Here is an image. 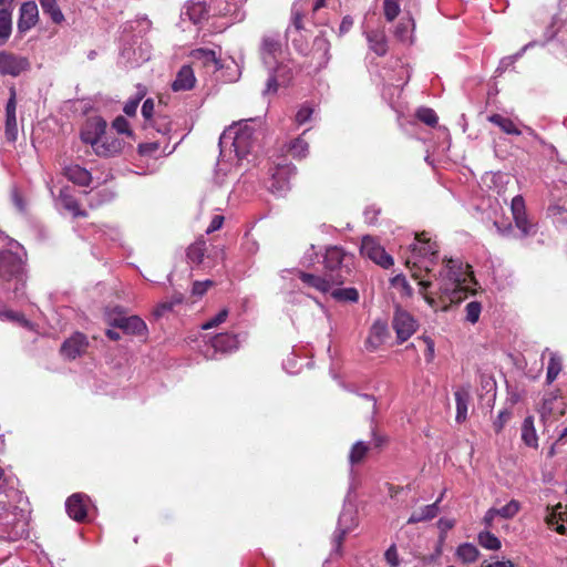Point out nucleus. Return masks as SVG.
I'll use <instances>...</instances> for the list:
<instances>
[{"mask_svg": "<svg viewBox=\"0 0 567 567\" xmlns=\"http://www.w3.org/2000/svg\"><path fill=\"white\" fill-rule=\"evenodd\" d=\"M436 280L441 301L450 303L462 302L467 296L470 285L475 282L471 266L454 259L446 260L445 269Z\"/></svg>", "mask_w": 567, "mask_h": 567, "instance_id": "obj_1", "label": "nucleus"}, {"mask_svg": "<svg viewBox=\"0 0 567 567\" xmlns=\"http://www.w3.org/2000/svg\"><path fill=\"white\" fill-rule=\"evenodd\" d=\"M19 243L11 240L8 248L0 250V277L6 281H16L14 293L23 295L25 286V261Z\"/></svg>", "mask_w": 567, "mask_h": 567, "instance_id": "obj_2", "label": "nucleus"}, {"mask_svg": "<svg viewBox=\"0 0 567 567\" xmlns=\"http://www.w3.org/2000/svg\"><path fill=\"white\" fill-rule=\"evenodd\" d=\"M354 257L338 246H331L326 249L323 256V272L333 284L341 286L352 275Z\"/></svg>", "mask_w": 567, "mask_h": 567, "instance_id": "obj_3", "label": "nucleus"}, {"mask_svg": "<svg viewBox=\"0 0 567 567\" xmlns=\"http://www.w3.org/2000/svg\"><path fill=\"white\" fill-rule=\"evenodd\" d=\"M249 122L252 120L234 124L223 132L219 137L220 153L225 152L227 145L234 148L238 158H244L252 151L257 138Z\"/></svg>", "mask_w": 567, "mask_h": 567, "instance_id": "obj_4", "label": "nucleus"}, {"mask_svg": "<svg viewBox=\"0 0 567 567\" xmlns=\"http://www.w3.org/2000/svg\"><path fill=\"white\" fill-rule=\"evenodd\" d=\"M566 412V403L563 396L555 392L546 393L538 408V413L545 425L557 421Z\"/></svg>", "mask_w": 567, "mask_h": 567, "instance_id": "obj_5", "label": "nucleus"}, {"mask_svg": "<svg viewBox=\"0 0 567 567\" xmlns=\"http://www.w3.org/2000/svg\"><path fill=\"white\" fill-rule=\"evenodd\" d=\"M259 55L265 66L277 63L282 55V42L278 32H268L261 37Z\"/></svg>", "mask_w": 567, "mask_h": 567, "instance_id": "obj_6", "label": "nucleus"}, {"mask_svg": "<svg viewBox=\"0 0 567 567\" xmlns=\"http://www.w3.org/2000/svg\"><path fill=\"white\" fill-rule=\"evenodd\" d=\"M266 68L268 69V80L266 89L262 91L265 95L276 93L280 85H287L292 79L291 66L280 59L277 60V63Z\"/></svg>", "mask_w": 567, "mask_h": 567, "instance_id": "obj_7", "label": "nucleus"}, {"mask_svg": "<svg viewBox=\"0 0 567 567\" xmlns=\"http://www.w3.org/2000/svg\"><path fill=\"white\" fill-rule=\"evenodd\" d=\"M360 252L382 268L386 269L393 265V258L371 236H364L362 238Z\"/></svg>", "mask_w": 567, "mask_h": 567, "instance_id": "obj_8", "label": "nucleus"}, {"mask_svg": "<svg viewBox=\"0 0 567 567\" xmlns=\"http://www.w3.org/2000/svg\"><path fill=\"white\" fill-rule=\"evenodd\" d=\"M296 174L297 167L295 165H278L272 173L269 190L277 196H284L290 189V179Z\"/></svg>", "mask_w": 567, "mask_h": 567, "instance_id": "obj_9", "label": "nucleus"}, {"mask_svg": "<svg viewBox=\"0 0 567 567\" xmlns=\"http://www.w3.org/2000/svg\"><path fill=\"white\" fill-rule=\"evenodd\" d=\"M30 69L28 58L11 52H0V73L2 75L19 76Z\"/></svg>", "mask_w": 567, "mask_h": 567, "instance_id": "obj_10", "label": "nucleus"}, {"mask_svg": "<svg viewBox=\"0 0 567 567\" xmlns=\"http://www.w3.org/2000/svg\"><path fill=\"white\" fill-rule=\"evenodd\" d=\"M17 92L12 86L10 87V97L6 105V130L4 134L9 142H16L18 138V124H17Z\"/></svg>", "mask_w": 567, "mask_h": 567, "instance_id": "obj_11", "label": "nucleus"}, {"mask_svg": "<svg viewBox=\"0 0 567 567\" xmlns=\"http://www.w3.org/2000/svg\"><path fill=\"white\" fill-rule=\"evenodd\" d=\"M106 126L107 124L102 117L90 118L81 133V140L94 148L104 137Z\"/></svg>", "mask_w": 567, "mask_h": 567, "instance_id": "obj_12", "label": "nucleus"}, {"mask_svg": "<svg viewBox=\"0 0 567 567\" xmlns=\"http://www.w3.org/2000/svg\"><path fill=\"white\" fill-rule=\"evenodd\" d=\"M392 327L396 332L398 339L403 342L413 334L416 324L410 313L398 309L392 320Z\"/></svg>", "mask_w": 567, "mask_h": 567, "instance_id": "obj_13", "label": "nucleus"}, {"mask_svg": "<svg viewBox=\"0 0 567 567\" xmlns=\"http://www.w3.org/2000/svg\"><path fill=\"white\" fill-rule=\"evenodd\" d=\"M39 19L38 6L34 1L23 2L20 7V14L18 19V32L23 35L31 28H33Z\"/></svg>", "mask_w": 567, "mask_h": 567, "instance_id": "obj_14", "label": "nucleus"}, {"mask_svg": "<svg viewBox=\"0 0 567 567\" xmlns=\"http://www.w3.org/2000/svg\"><path fill=\"white\" fill-rule=\"evenodd\" d=\"M89 347L86 337L81 332H75L66 339L61 346V353L68 359H75L82 355Z\"/></svg>", "mask_w": 567, "mask_h": 567, "instance_id": "obj_15", "label": "nucleus"}, {"mask_svg": "<svg viewBox=\"0 0 567 567\" xmlns=\"http://www.w3.org/2000/svg\"><path fill=\"white\" fill-rule=\"evenodd\" d=\"M112 324L128 334L137 337H146L147 334L146 323L137 316L115 318Z\"/></svg>", "mask_w": 567, "mask_h": 567, "instance_id": "obj_16", "label": "nucleus"}, {"mask_svg": "<svg viewBox=\"0 0 567 567\" xmlns=\"http://www.w3.org/2000/svg\"><path fill=\"white\" fill-rule=\"evenodd\" d=\"M189 56L192 58L193 63L212 69L213 72L218 71L223 66L216 51L212 49H194L189 52Z\"/></svg>", "mask_w": 567, "mask_h": 567, "instance_id": "obj_17", "label": "nucleus"}, {"mask_svg": "<svg viewBox=\"0 0 567 567\" xmlns=\"http://www.w3.org/2000/svg\"><path fill=\"white\" fill-rule=\"evenodd\" d=\"M330 42L326 37V33L321 31L312 42V48L309 51L312 58L317 60L318 68H324L330 61Z\"/></svg>", "mask_w": 567, "mask_h": 567, "instance_id": "obj_18", "label": "nucleus"}, {"mask_svg": "<svg viewBox=\"0 0 567 567\" xmlns=\"http://www.w3.org/2000/svg\"><path fill=\"white\" fill-rule=\"evenodd\" d=\"M86 495L82 493H75L71 495L65 502V508L68 515L76 520L83 522L87 515Z\"/></svg>", "mask_w": 567, "mask_h": 567, "instance_id": "obj_19", "label": "nucleus"}, {"mask_svg": "<svg viewBox=\"0 0 567 567\" xmlns=\"http://www.w3.org/2000/svg\"><path fill=\"white\" fill-rule=\"evenodd\" d=\"M297 275L307 287L313 288L319 292L327 293L333 287V284L324 274L322 276H319L298 270Z\"/></svg>", "mask_w": 567, "mask_h": 567, "instance_id": "obj_20", "label": "nucleus"}, {"mask_svg": "<svg viewBox=\"0 0 567 567\" xmlns=\"http://www.w3.org/2000/svg\"><path fill=\"white\" fill-rule=\"evenodd\" d=\"M545 520L547 525L557 533L565 534L567 532V526L565 525V522H567V512L564 511L561 504L551 508L548 507Z\"/></svg>", "mask_w": 567, "mask_h": 567, "instance_id": "obj_21", "label": "nucleus"}, {"mask_svg": "<svg viewBox=\"0 0 567 567\" xmlns=\"http://www.w3.org/2000/svg\"><path fill=\"white\" fill-rule=\"evenodd\" d=\"M59 203L61 206L68 210L73 217H86V212L81 209L80 204L75 196L72 194V190L70 187H63L60 190Z\"/></svg>", "mask_w": 567, "mask_h": 567, "instance_id": "obj_22", "label": "nucleus"}, {"mask_svg": "<svg viewBox=\"0 0 567 567\" xmlns=\"http://www.w3.org/2000/svg\"><path fill=\"white\" fill-rule=\"evenodd\" d=\"M64 176L79 186H89L92 181L91 173L78 164H71L63 168Z\"/></svg>", "mask_w": 567, "mask_h": 567, "instance_id": "obj_23", "label": "nucleus"}, {"mask_svg": "<svg viewBox=\"0 0 567 567\" xmlns=\"http://www.w3.org/2000/svg\"><path fill=\"white\" fill-rule=\"evenodd\" d=\"M195 82L196 78L193 69L189 65H183L172 83V89L175 92L187 91L194 87Z\"/></svg>", "mask_w": 567, "mask_h": 567, "instance_id": "obj_24", "label": "nucleus"}, {"mask_svg": "<svg viewBox=\"0 0 567 567\" xmlns=\"http://www.w3.org/2000/svg\"><path fill=\"white\" fill-rule=\"evenodd\" d=\"M520 439L526 446L535 450L538 449V435L534 416L528 415L524 419L520 427Z\"/></svg>", "mask_w": 567, "mask_h": 567, "instance_id": "obj_25", "label": "nucleus"}, {"mask_svg": "<svg viewBox=\"0 0 567 567\" xmlns=\"http://www.w3.org/2000/svg\"><path fill=\"white\" fill-rule=\"evenodd\" d=\"M416 243L412 245V251L420 257H435L439 248L435 243H432L425 234L415 237Z\"/></svg>", "mask_w": 567, "mask_h": 567, "instance_id": "obj_26", "label": "nucleus"}, {"mask_svg": "<svg viewBox=\"0 0 567 567\" xmlns=\"http://www.w3.org/2000/svg\"><path fill=\"white\" fill-rule=\"evenodd\" d=\"M367 40L369 43V48L377 55L383 56L388 52V39L383 31L381 30H372L367 32Z\"/></svg>", "mask_w": 567, "mask_h": 567, "instance_id": "obj_27", "label": "nucleus"}, {"mask_svg": "<svg viewBox=\"0 0 567 567\" xmlns=\"http://www.w3.org/2000/svg\"><path fill=\"white\" fill-rule=\"evenodd\" d=\"M123 148V141L117 137H103L101 142L94 147V152L99 156H114L121 153Z\"/></svg>", "mask_w": 567, "mask_h": 567, "instance_id": "obj_28", "label": "nucleus"}, {"mask_svg": "<svg viewBox=\"0 0 567 567\" xmlns=\"http://www.w3.org/2000/svg\"><path fill=\"white\" fill-rule=\"evenodd\" d=\"M441 498H437L433 504L421 507L419 511L412 513L408 519V524H416L424 520L434 518L439 513V504Z\"/></svg>", "mask_w": 567, "mask_h": 567, "instance_id": "obj_29", "label": "nucleus"}, {"mask_svg": "<svg viewBox=\"0 0 567 567\" xmlns=\"http://www.w3.org/2000/svg\"><path fill=\"white\" fill-rule=\"evenodd\" d=\"M456 402V416L455 420L458 423H463L467 417V408L471 399L468 390L462 388L454 393Z\"/></svg>", "mask_w": 567, "mask_h": 567, "instance_id": "obj_30", "label": "nucleus"}, {"mask_svg": "<svg viewBox=\"0 0 567 567\" xmlns=\"http://www.w3.org/2000/svg\"><path fill=\"white\" fill-rule=\"evenodd\" d=\"M207 8L206 4L202 1H190L186 4L185 14L193 23H200L203 20L207 18Z\"/></svg>", "mask_w": 567, "mask_h": 567, "instance_id": "obj_31", "label": "nucleus"}, {"mask_svg": "<svg viewBox=\"0 0 567 567\" xmlns=\"http://www.w3.org/2000/svg\"><path fill=\"white\" fill-rule=\"evenodd\" d=\"M212 346L216 351L228 352L237 349L238 340L229 333H219L212 340Z\"/></svg>", "mask_w": 567, "mask_h": 567, "instance_id": "obj_32", "label": "nucleus"}, {"mask_svg": "<svg viewBox=\"0 0 567 567\" xmlns=\"http://www.w3.org/2000/svg\"><path fill=\"white\" fill-rule=\"evenodd\" d=\"M487 120L494 125L498 126L505 134L509 135H520L522 131L518 126L509 118L505 117L501 114H492L487 117Z\"/></svg>", "mask_w": 567, "mask_h": 567, "instance_id": "obj_33", "label": "nucleus"}, {"mask_svg": "<svg viewBox=\"0 0 567 567\" xmlns=\"http://www.w3.org/2000/svg\"><path fill=\"white\" fill-rule=\"evenodd\" d=\"M41 9L53 23L61 24L64 21V14L62 13L56 0H39Z\"/></svg>", "mask_w": 567, "mask_h": 567, "instance_id": "obj_34", "label": "nucleus"}, {"mask_svg": "<svg viewBox=\"0 0 567 567\" xmlns=\"http://www.w3.org/2000/svg\"><path fill=\"white\" fill-rule=\"evenodd\" d=\"M206 250H207V245H206L205 239L203 237L198 238L195 243H193L187 248L186 256H187L188 261L192 264L199 265L204 259Z\"/></svg>", "mask_w": 567, "mask_h": 567, "instance_id": "obj_35", "label": "nucleus"}, {"mask_svg": "<svg viewBox=\"0 0 567 567\" xmlns=\"http://www.w3.org/2000/svg\"><path fill=\"white\" fill-rule=\"evenodd\" d=\"M184 300V297L179 292H175L169 299L162 301L156 306L153 311V316L158 319L165 316L167 312L174 310L175 306L181 305Z\"/></svg>", "mask_w": 567, "mask_h": 567, "instance_id": "obj_36", "label": "nucleus"}, {"mask_svg": "<svg viewBox=\"0 0 567 567\" xmlns=\"http://www.w3.org/2000/svg\"><path fill=\"white\" fill-rule=\"evenodd\" d=\"M12 33V13L8 9H0V45L9 40Z\"/></svg>", "mask_w": 567, "mask_h": 567, "instance_id": "obj_37", "label": "nucleus"}, {"mask_svg": "<svg viewBox=\"0 0 567 567\" xmlns=\"http://www.w3.org/2000/svg\"><path fill=\"white\" fill-rule=\"evenodd\" d=\"M515 221V226L520 231L522 237L534 236L537 233V227L534 221H532L527 214L520 215L519 217H513Z\"/></svg>", "mask_w": 567, "mask_h": 567, "instance_id": "obj_38", "label": "nucleus"}, {"mask_svg": "<svg viewBox=\"0 0 567 567\" xmlns=\"http://www.w3.org/2000/svg\"><path fill=\"white\" fill-rule=\"evenodd\" d=\"M288 152L293 158H305L309 152V144L301 136L296 137L290 142Z\"/></svg>", "mask_w": 567, "mask_h": 567, "instance_id": "obj_39", "label": "nucleus"}, {"mask_svg": "<svg viewBox=\"0 0 567 567\" xmlns=\"http://www.w3.org/2000/svg\"><path fill=\"white\" fill-rule=\"evenodd\" d=\"M457 557L464 563H473L478 557V549L468 543L462 544L457 548Z\"/></svg>", "mask_w": 567, "mask_h": 567, "instance_id": "obj_40", "label": "nucleus"}, {"mask_svg": "<svg viewBox=\"0 0 567 567\" xmlns=\"http://www.w3.org/2000/svg\"><path fill=\"white\" fill-rule=\"evenodd\" d=\"M414 29V21L409 18L406 21H400V23L396 25L394 35L398 40L405 42L411 39V32Z\"/></svg>", "mask_w": 567, "mask_h": 567, "instance_id": "obj_41", "label": "nucleus"}, {"mask_svg": "<svg viewBox=\"0 0 567 567\" xmlns=\"http://www.w3.org/2000/svg\"><path fill=\"white\" fill-rule=\"evenodd\" d=\"M368 451L369 446L364 442L358 441L354 443L349 455L351 465L360 463L365 457Z\"/></svg>", "mask_w": 567, "mask_h": 567, "instance_id": "obj_42", "label": "nucleus"}, {"mask_svg": "<svg viewBox=\"0 0 567 567\" xmlns=\"http://www.w3.org/2000/svg\"><path fill=\"white\" fill-rule=\"evenodd\" d=\"M478 543L486 549L497 550L501 548V540L491 532L485 530L478 534Z\"/></svg>", "mask_w": 567, "mask_h": 567, "instance_id": "obj_43", "label": "nucleus"}, {"mask_svg": "<svg viewBox=\"0 0 567 567\" xmlns=\"http://www.w3.org/2000/svg\"><path fill=\"white\" fill-rule=\"evenodd\" d=\"M331 296L339 301L357 302L359 300V292L355 288H341L331 292Z\"/></svg>", "mask_w": 567, "mask_h": 567, "instance_id": "obj_44", "label": "nucleus"}, {"mask_svg": "<svg viewBox=\"0 0 567 567\" xmlns=\"http://www.w3.org/2000/svg\"><path fill=\"white\" fill-rule=\"evenodd\" d=\"M145 94L146 89L144 86L138 85L136 96L125 103L123 109L124 113L128 116H134L136 114L137 106L141 100L145 96Z\"/></svg>", "mask_w": 567, "mask_h": 567, "instance_id": "obj_45", "label": "nucleus"}, {"mask_svg": "<svg viewBox=\"0 0 567 567\" xmlns=\"http://www.w3.org/2000/svg\"><path fill=\"white\" fill-rule=\"evenodd\" d=\"M357 526L355 515L351 508H344L338 519V527L346 528L347 530H352Z\"/></svg>", "mask_w": 567, "mask_h": 567, "instance_id": "obj_46", "label": "nucleus"}, {"mask_svg": "<svg viewBox=\"0 0 567 567\" xmlns=\"http://www.w3.org/2000/svg\"><path fill=\"white\" fill-rule=\"evenodd\" d=\"M520 509V504L516 499L509 501L506 505L501 508H496L497 516L504 519L513 518Z\"/></svg>", "mask_w": 567, "mask_h": 567, "instance_id": "obj_47", "label": "nucleus"}, {"mask_svg": "<svg viewBox=\"0 0 567 567\" xmlns=\"http://www.w3.org/2000/svg\"><path fill=\"white\" fill-rule=\"evenodd\" d=\"M413 277H414L415 279H420V280H419V286L421 287L420 292L423 295V297H424L425 301L427 302V305H429L431 308L436 309V308H437V301H436V299H435L434 297H432L431 295H427V293H426V290H427V289L431 287V285H432V284H431V281L422 279V278L420 277V275H419V274H416V272H414V274H413Z\"/></svg>", "mask_w": 567, "mask_h": 567, "instance_id": "obj_48", "label": "nucleus"}, {"mask_svg": "<svg viewBox=\"0 0 567 567\" xmlns=\"http://www.w3.org/2000/svg\"><path fill=\"white\" fill-rule=\"evenodd\" d=\"M417 118L425 123L429 126H435L437 124L439 117L436 113L429 107H421L416 112Z\"/></svg>", "mask_w": 567, "mask_h": 567, "instance_id": "obj_49", "label": "nucleus"}, {"mask_svg": "<svg viewBox=\"0 0 567 567\" xmlns=\"http://www.w3.org/2000/svg\"><path fill=\"white\" fill-rule=\"evenodd\" d=\"M561 370V361L554 353L550 354V359L547 367V381L553 382Z\"/></svg>", "mask_w": 567, "mask_h": 567, "instance_id": "obj_50", "label": "nucleus"}, {"mask_svg": "<svg viewBox=\"0 0 567 567\" xmlns=\"http://www.w3.org/2000/svg\"><path fill=\"white\" fill-rule=\"evenodd\" d=\"M114 198V193L109 189H102L94 193L90 200L91 207H96L102 204L109 203Z\"/></svg>", "mask_w": 567, "mask_h": 567, "instance_id": "obj_51", "label": "nucleus"}, {"mask_svg": "<svg viewBox=\"0 0 567 567\" xmlns=\"http://www.w3.org/2000/svg\"><path fill=\"white\" fill-rule=\"evenodd\" d=\"M0 319L16 321L25 327L29 326V321L24 318L23 315L9 310L6 307H0Z\"/></svg>", "mask_w": 567, "mask_h": 567, "instance_id": "obj_52", "label": "nucleus"}, {"mask_svg": "<svg viewBox=\"0 0 567 567\" xmlns=\"http://www.w3.org/2000/svg\"><path fill=\"white\" fill-rule=\"evenodd\" d=\"M384 17L388 21H393L400 13V6L395 0L383 1Z\"/></svg>", "mask_w": 567, "mask_h": 567, "instance_id": "obj_53", "label": "nucleus"}, {"mask_svg": "<svg viewBox=\"0 0 567 567\" xmlns=\"http://www.w3.org/2000/svg\"><path fill=\"white\" fill-rule=\"evenodd\" d=\"M482 306L477 301H471L466 305L465 311H466V320L471 323H476L480 319Z\"/></svg>", "mask_w": 567, "mask_h": 567, "instance_id": "obj_54", "label": "nucleus"}, {"mask_svg": "<svg viewBox=\"0 0 567 567\" xmlns=\"http://www.w3.org/2000/svg\"><path fill=\"white\" fill-rule=\"evenodd\" d=\"M313 111L315 110L310 104L306 103L301 105L295 116L296 123L298 125H303L305 123H307L311 118Z\"/></svg>", "mask_w": 567, "mask_h": 567, "instance_id": "obj_55", "label": "nucleus"}, {"mask_svg": "<svg viewBox=\"0 0 567 567\" xmlns=\"http://www.w3.org/2000/svg\"><path fill=\"white\" fill-rule=\"evenodd\" d=\"M302 19L303 13L301 7L299 6V2H295L291 7V24L298 31L303 29Z\"/></svg>", "mask_w": 567, "mask_h": 567, "instance_id": "obj_56", "label": "nucleus"}, {"mask_svg": "<svg viewBox=\"0 0 567 567\" xmlns=\"http://www.w3.org/2000/svg\"><path fill=\"white\" fill-rule=\"evenodd\" d=\"M511 210H512L513 217H516V216L519 217L520 215L526 214V206H525V200H524L523 196L516 195L512 199Z\"/></svg>", "mask_w": 567, "mask_h": 567, "instance_id": "obj_57", "label": "nucleus"}, {"mask_svg": "<svg viewBox=\"0 0 567 567\" xmlns=\"http://www.w3.org/2000/svg\"><path fill=\"white\" fill-rule=\"evenodd\" d=\"M228 316L227 309L220 310L215 317L202 324L203 330H208L223 323Z\"/></svg>", "mask_w": 567, "mask_h": 567, "instance_id": "obj_58", "label": "nucleus"}, {"mask_svg": "<svg viewBox=\"0 0 567 567\" xmlns=\"http://www.w3.org/2000/svg\"><path fill=\"white\" fill-rule=\"evenodd\" d=\"M386 334V326L381 322H375L371 329L369 341L377 339L378 342H382Z\"/></svg>", "mask_w": 567, "mask_h": 567, "instance_id": "obj_59", "label": "nucleus"}, {"mask_svg": "<svg viewBox=\"0 0 567 567\" xmlns=\"http://www.w3.org/2000/svg\"><path fill=\"white\" fill-rule=\"evenodd\" d=\"M112 126L120 134L132 135V131L130 130V124H128L127 120L123 116H117L113 121Z\"/></svg>", "mask_w": 567, "mask_h": 567, "instance_id": "obj_60", "label": "nucleus"}, {"mask_svg": "<svg viewBox=\"0 0 567 567\" xmlns=\"http://www.w3.org/2000/svg\"><path fill=\"white\" fill-rule=\"evenodd\" d=\"M348 533H349V530H347V527L346 528L337 527V529L334 530L333 537H332V544H333V550L336 553H340L343 539Z\"/></svg>", "mask_w": 567, "mask_h": 567, "instance_id": "obj_61", "label": "nucleus"}, {"mask_svg": "<svg viewBox=\"0 0 567 567\" xmlns=\"http://www.w3.org/2000/svg\"><path fill=\"white\" fill-rule=\"evenodd\" d=\"M150 125L156 128L162 134H167L171 131V123L166 117H156L148 122Z\"/></svg>", "mask_w": 567, "mask_h": 567, "instance_id": "obj_62", "label": "nucleus"}, {"mask_svg": "<svg viewBox=\"0 0 567 567\" xmlns=\"http://www.w3.org/2000/svg\"><path fill=\"white\" fill-rule=\"evenodd\" d=\"M384 558L386 560V563L391 566V567H398L399 564H400V560H399V555H398V550H396V546L393 544L391 545L385 554H384Z\"/></svg>", "mask_w": 567, "mask_h": 567, "instance_id": "obj_63", "label": "nucleus"}, {"mask_svg": "<svg viewBox=\"0 0 567 567\" xmlns=\"http://www.w3.org/2000/svg\"><path fill=\"white\" fill-rule=\"evenodd\" d=\"M566 439H567V426L560 432L558 439L550 445V447L547 452V456L548 457L555 456L558 447L565 443Z\"/></svg>", "mask_w": 567, "mask_h": 567, "instance_id": "obj_64", "label": "nucleus"}]
</instances>
